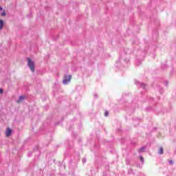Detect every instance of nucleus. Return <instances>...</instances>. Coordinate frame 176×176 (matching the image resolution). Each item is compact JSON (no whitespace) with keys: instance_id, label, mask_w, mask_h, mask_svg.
Instances as JSON below:
<instances>
[{"instance_id":"1","label":"nucleus","mask_w":176,"mask_h":176,"mask_svg":"<svg viewBox=\"0 0 176 176\" xmlns=\"http://www.w3.org/2000/svg\"><path fill=\"white\" fill-rule=\"evenodd\" d=\"M28 67L30 68L31 72H35V62L31 60V58H28Z\"/></svg>"},{"instance_id":"2","label":"nucleus","mask_w":176,"mask_h":176,"mask_svg":"<svg viewBox=\"0 0 176 176\" xmlns=\"http://www.w3.org/2000/svg\"><path fill=\"white\" fill-rule=\"evenodd\" d=\"M71 79H72V75L65 76L63 80V85H68V83H71Z\"/></svg>"},{"instance_id":"3","label":"nucleus","mask_w":176,"mask_h":176,"mask_svg":"<svg viewBox=\"0 0 176 176\" xmlns=\"http://www.w3.org/2000/svg\"><path fill=\"white\" fill-rule=\"evenodd\" d=\"M25 100V96H19V99L16 100V102L18 104H20L21 102H23Z\"/></svg>"},{"instance_id":"4","label":"nucleus","mask_w":176,"mask_h":176,"mask_svg":"<svg viewBox=\"0 0 176 176\" xmlns=\"http://www.w3.org/2000/svg\"><path fill=\"white\" fill-rule=\"evenodd\" d=\"M11 135H12V129H10V128H8L6 131V135L7 137H10Z\"/></svg>"},{"instance_id":"5","label":"nucleus","mask_w":176,"mask_h":176,"mask_svg":"<svg viewBox=\"0 0 176 176\" xmlns=\"http://www.w3.org/2000/svg\"><path fill=\"white\" fill-rule=\"evenodd\" d=\"M3 25H5V23L3 22V20H0V31L3 29Z\"/></svg>"},{"instance_id":"6","label":"nucleus","mask_w":176,"mask_h":176,"mask_svg":"<svg viewBox=\"0 0 176 176\" xmlns=\"http://www.w3.org/2000/svg\"><path fill=\"white\" fill-rule=\"evenodd\" d=\"M163 152H164L163 148L160 147L158 153L160 155H163Z\"/></svg>"},{"instance_id":"7","label":"nucleus","mask_w":176,"mask_h":176,"mask_svg":"<svg viewBox=\"0 0 176 176\" xmlns=\"http://www.w3.org/2000/svg\"><path fill=\"white\" fill-rule=\"evenodd\" d=\"M145 151V147H142L139 149V152H144Z\"/></svg>"},{"instance_id":"8","label":"nucleus","mask_w":176,"mask_h":176,"mask_svg":"<svg viewBox=\"0 0 176 176\" xmlns=\"http://www.w3.org/2000/svg\"><path fill=\"white\" fill-rule=\"evenodd\" d=\"M140 162H142V163H144V157H142V156H140Z\"/></svg>"},{"instance_id":"9","label":"nucleus","mask_w":176,"mask_h":176,"mask_svg":"<svg viewBox=\"0 0 176 176\" xmlns=\"http://www.w3.org/2000/svg\"><path fill=\"white\" fill-rule=\"evenodd\" d=\"M1 16H6V13L5 12V11L1 13Z\"/></svg>"},{"instance_id":"10","label":"nucleus","mask_w":176,"mask_h":176,"mask_svg":"<svg viewBox=\"0 0 176 176\" xmlns=\"http://www.w3.org/2000/svg\"><path fill=\"white\" fill-rule=\"evenodd\" d=\"M104 116H108V111H106V112H105Z\"/></svg>"},{"instance_id":"11","label":"nucleus","mask_w":176,"mask_h":176,"mask_svg":"<svg viewBox=\"0 0 176 176\" xmlns=\"http://www.w3.org/2000/svg\"><path fill=\"white\" fill-rule=\"evenodd\" d=\"M3 90L2 89H0V94H1V93H3Z\"/></svg>"},{"instance_id":"12","label":"nucleus","mask_w":176,"mask_h":176,"mask_svg":"<svg viewBox=\"0 0 176 176\" xmlns=\"http://www.w3.org/2000/svg\"><path fill=\"white\" fill-rule=\"evenodd\" d=\"M0 10H3V8L2 7H0Z\"/></svg>"},{"instance_id":"13","label":"nucleus","mask_w":176,"mask_h":176,"mask_svg":"<svg viewBox=\"0 0 176 176\" xmlns=\"http://www.w3.org/2000/svg\"><path fill=\"white\" fill-rule=\"evenodd\" d=\"M170 164H173V161L169 162Z\"/></svg>"}]
</instances>
